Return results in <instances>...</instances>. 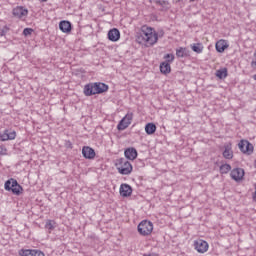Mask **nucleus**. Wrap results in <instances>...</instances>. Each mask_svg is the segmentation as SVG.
Returning a JSON list of instances; mask_svg holds the SVG:
<instances>
[{
  "label": "nucleus",
  "instance_id": "obj_1",
  "mask_svg": "<svg viewBox=\"0 0 256 256\" xmlns=\"http://www.w3.org/2000/svg\"><path fill=\"white\" fill-rule=\"evenodd\" d=\"M137 43L145 45V47H153L159 41V34L155 29L144 25L141 27L140 33L137 35Z\"/></svg>",
  "mask_w": 256,
  "mask_h": 256
},
{
  "label": "nucleus",
  "instance_id": "obj_2",
  "mask_svg": "<svg viewBox=\"0 0 256 256\" xmlns=\"http://www.w3.org/2000/svg\"><path fill=\"white\" fill-rule=\"evenodd\" d=\"M115 167L120 175H131L133 171V165L125 158H119L115 162Z\"/></svg>",
  "mask_w": 256,
  "mask_h": 256
},
{
  "label": "nucleus",
  "instance_id": "obj_3",
  "mask_svg": "<svg viewBox=\"0 0 256 256\" xmlns=\"http://www.w3.org/2000/svg\"><path fill=\"white\" fill-rule=\"evenodd\" d=\"M5 191H11L13 195H21L23 193V186L17 182L16 179L10 178L4 184Z\"/></svg>",
  "mask_w": 256,
  "mask_h": 256
},
{
  "label": "nucleus",
  "instance_id": "obj_4",
  "mask_svg": "<svg viewBox=\"0 0 256 256\" xmlns=\"http://www.w3.org/2000/svg\"><path fill=\"white\" fill-rule=\"evenodd\" d=\"M138 233H140V235H143V237L151 235V233H153V223L151 221L143 220L138 225Z\"/></svg>",
  "mask_w": 256,
  "mask_h": 256
},
{
  "label": "nucleus",
  "instance_id": "obj_5",
  "mask_svg": "<svg viewBox=\"0 0 256 256\" xmlns=\"http://www.w3.org/2000/svg\"><path fill=\"white\" fill-rule=\"evenodd\" d=\"M12 15L16 19H26L29 15V10L23 6H17L12 10Z\"/></svg>",
  "mask_w": 256,
  "mask_h": 256
},
{
  "label": "nucleus",
  "instance_id": "obj_6",
  "mask_svg": "<svg viewBox=\"0 0 256 256\" xmlns=\"http://www.w3.org/2000/svg\"><path fill=\"white\" fill-rule=\"evenodd\" d=\"M131 121H133V113H127L117 125L118 131H125L131 124Z\"/></svg>",
  "mask_w": 256,
  "mask_h": 256
},
{
  "label": "nucleus",
  "instance_id": "obj_7",
  "mask_svg": "<svg viewBox=\"0 0 256 256\" xmlns=\"http://www.w3.org/2000/svg\"><path fill=\"white\" fill-rule=\"evenodd\" d=\"M238 147L242 153H246L247 155H251V153H253V144L248 140H241L238 143Z\"/></svg>",
  "mask_w": 256,
  "mask_h": 256
},
{
  "label": "nucleus",
  "instance_id": "obj_8",
  "mask_svg": "<svg viewBox=\"0 0 256 256\" xmlns=\"http://www.w3.org/2000/svg\"><path fill=\"white\" fill-rule=\"evenodd\" d=\"M230 177L236 182L243 181V177H245V170L243 168H234L230 173Z\"/></svg>",
  "mask_w": 256,
  "mask_h": 256
},
{
  "label": "nucleus",
  "instance_id": "obj_9",
  "mask_svg": "<svg viewBox=\"0 0 256 256\" xmlns=\"http://www.w3.org/2000/svg\"><path fill=\"white\" fill-rule=\"evenodd\" d=\"M194 247L198 253H207L209 244L204 240H197L194 242Z\"/></svg>",
  "mask_w": 256,
  "mask_h": 256
},
{
  "label": "nucleus",
  "instance_id": "obj_10",
  "mask_svg": "<svg viewBox=\"0 0 256 256\" xmlns=\"http://www.w3.org/2000/svg\"><path fill=\"white\" fill-rule=\"evenodd\" d=\"M94 95H101V93H107L109 91V86L105 83L96 82L93 83Z\"/></svg>",
  "mask_w": 256,
  "mask_h": 256
},
{
  "label": "nucleus",
  "instance_id": "obj_11",
  "mask_svg": "<svg viewBox=\"0 0 256 256\" xmlns=\"http://www.w3.org/2000/svg\"><path fill=\"white\" fill-rule=\"evenodd\" d=\"M17 137V132L11 130H4L0 133V141H13Z\"/></svg>",
  "mask_w": 256,
  "mask_h": 256
},
{
  "label": "nucleus",
  "instance_id": "obj_12",
  "mask_svg": "<svg viewBox=\"0 0 256 256\" xmlns=\"http://www.w3.org/2000/svg\"><path fill=\"white\" fill-rule=\"evenodd\" d=\"M222 155L224 159H233V144H231V142L224 144Z\"/></svg>",
  "mask_w": 256,
  "mask_h": 256
},
{
  "label": "nucleus",
  "instance_id": "obj_13",
  "mask_svg": "<svg viewBox=\"0 0 256 256\" xmlns=\"http://www.w3.org/2000/svg\"><path fill=\"white\" fill-rule=\"evenodd\" d=\"M19 255L21 256H45V253H43L41 250H35V249H27V250H20Z\"/></svg>",
  "mask_w": 256,
  "mask_h": 256
},
{
  "label": "nucleus",
  "instance_id": "obj_14",
  "mask_svg": "<svg viewBox=\"0 0 256 256\" xmlns=\"http://www.w3.org/2000/svg\"><path fill=\"white\" fill-rule=\"evenodd\" d=\"M133 193V188L129 184H122L120 186V195L121 197H131Z\"/></svg>",
  "mask_w": 256,
  "mask_h": 256
},
{
  "label": "nucleus",
  "instance_id": "obj_15",
  "mask_svg": "<svg viewBox=\"0 0 256 256\" xmlns=\"http://www.w3.org/2000/svg\"><path fill=\"white\" fill-rule=\"evenodd\" d=\"M108 39L109 41H113V42L119 41V39H121V32H119V29L113 28L109 30Z\"/></svg>",
  "mask_w": 256,
  "mask_h": 256
},
{
  "label": "nucleus",
  "instance_id": "obj_16",
  "mask_svg": "<svg viewBox=\"0 0 256 256\" xmlns=\"http://www.w3.org/2000/svg\"><path fill=\"white\" fill-rule=\"evenodd\" d=\"M82 155L85 159H95V150L89 146L82 148Z\"/></svg>",
  "mask_w": 256,
  "mask_h": 256
},
{
  "label": "nucleus",
  "instance_id": "obj_17",
  "mask_svg": "<svg viewBox=\"0 0 256 256\" xmlns=\"http://www.w3.org/2000/svg\"><path fill=\"white\" fill-rule=\"evenodd\" d=\"M124 155H125L126 159H129L130 161H135V159H137V149L127 148L124 151Z\"/></svg>",
  "mask_w": 256,
  "mask_h": 256
},
{
  "label": "nucleus",
  "instance_id": "obj_18",
  "mask_svg": "<svg viewBox=\"0 0 256 256\" xmlns=\"http://www.w3.org/2000/svg\"><path fill=\"white\" fill-rule=\"evenodd\" d=\"M59 29L60 31H62V33H71V22L65 20L61 21L59 23Z\"/></svg>",
  "mask_w": 256,
  "mask_h": 256
},
{
  "label": "nucleus",
  "instance_id": "obj_19",
  "mask_svg": "<svg viewBox=\"0 0 256 256\" xmlns=\"http://www.w3.org/2000/svg\"><path fill=\"white\" fill-rule=\"evenodd\" d=\"M83 93L86 97H91L92 95H95V89H94L93 83L86 84L84 86Z\"/></svg>",
  "mask_w": 256,
  "mask_h": 256
},
{
  "label": "nucleus",
  "instance_id": "obj_20",
  "mask_svg": "<svg viewBox=\"0 0 256 256\" xmlns=\"http://www.w3.org/2000/svg\"><path fill=\"white\" fill-rule=\"evenodd\" d=\"M227 47H229V45H227V41L225 40H220L218 42H216V51L218 53H223Z\"/></svg>",
  "mask_w": 256,
  "mask_h": 256
},
{
  "label": "nucleus",
  "instance_id": "obj_21",
  "mask_svg": "<svg viewBox=\"0 0 256 256\" xmlns=\"http://www.w3.org/2000/svg\"><path fill=\"white\" fill-rule=\"evenodd\" d=\"M160 71L164 75L171 73V64L169 62H162L160 64Z\"/></svg>",
  "mask_w": 256,
  "mask_h": 256
},
{
  "label": "nucleus",
  "instance_id": "obj_22",
  "mask_svg": "<svg viewBox=\"0 0 256 256\" xmlns=\"http://www.w3.org/2000/svg\"><path fill=\"white\" fill-rule=\"evenodd\" d=\"M176 56L178 58L189 57V50L187 48L180 47L176 49Z\"/></svg>",
  "mask_w": 256,
  "mask_h": 256
},
{
  "label": "nucleus",
  "instance_id": "obj_23",
  "mask_svg": "<svg viewBox=\"0 0 256 256\" xmlns=\"http://www.w3.org/2000/svg\"><path fill=\"white\" fill-rule=\"evenodd\" d=\"M157 131V126L154 123H148L145 126V132L147 135H153Z\"/></svg>",
  "mask_w": 256,
  "mask_h": 256
},
{
  "label": "nucleus",
  "instance_id": "obj_24",
  "mask_svg": "<svg viewBox=\"0 0 256 256\" xmlns=\"http://www.w3.org/2000/svg\"><path fill=\"white\" fill-rule=\"evenodd\" d=\"M227 75V68H222L216 71V77H218V79H226Z\"/></svg>",
  "mask_w": 256,
  "mask_h": 256
},
{
  "label": "nucleus",
  "instance_id": "obj_25",
  "mask_svg": "<svg viewBox=\"0 0 256 256\" xmlns=\"http://www.w3.org/2000/svg\"><path fill=\"white\" fill-rule=\"evenodd\" d=\"M192 51L194 53H203V44L201 43H196L191 46Z\"/></svg>",
  "mask_w": 256,
  "mask_h": 256
},
{
  "label": "nucleus",
  "instance_id": "obj_26",
  "mask_svg": "<svg viewBox=\"0 0 256 256\" xmlns=\"http://www.w3.org/2000/svg\"><path fill=\"white\" fill-rule=\"evenodd\" d=\"M231 171V165L229 164H223L220 166V173L223 175H226V173H229Z\"/></svg>",
  "mask_w": 256,
  "mask_h": 256
},
{
  "label": "nucleus",
  "instance_id": "obj_27",
  "mask_svg": "<svg viewBox=\"0 0 256 256\" xmlns=\"http://www.w3.org/2000/svg\"><path fill=\"white\" fill-rule=\"evenodd\" d=\"M164 59H166L165 63H173V61H175V55L173 54H166L164 56Z\"/></svg>",
  "mask_w": 256,
  "mask_h": 256
},
{
  "label": "nucleus",
  "instance_id": "obj_28",
  "mask_svg": "<svg viewBox=\"0 0 256 256\" xmlns=\"http://www.w3.org/2000/svg\"><path fill=\"white\" fill-rule=\"evenodd\" d=\"M32 34H33V29L32 28H25L23 30L24 37H29V35H32Z\"/></svg>",
  "mask_w": 256,
  "mask_h": 256
},
{
  "label": "nucleus",
  "instance_id": "obj_29",
  "mask_svg": "<svg viewBox=\"0 0 256 256\" xmlns=\"http://www.w3.org/2000/svg\"><path fill=\"white\" fill-rule=\"evenodd\" d=\"M8 31H9V27L4 26L2 29H0V37H5Z\"/></svg>",
  "mask_w": 256,
  "mask_h": 256
},
{
  "label": "nucleus",
  "instance_id": "obj_30",
  "mask_svg": "<svg viewBox=\"0 0 256 256\" xmlns=\"http://www.w3.org/2000/svg\"><path fill=\"white\" fill-rule=\"evenodd\" d=\"M46 229H49V231H53V229L55 228L53 226V222L51 220H49L48 222H46V225H45Z\"/></svg>",
  "mask_w": 256,
  "mask_h": 256
},
{
  "label": "nucleus",
  "instance_id": "obj_31",
  "mask_svg": "<svg viewBox=\"0 0 256 256\" xmlns=\"http://www.w3.org/2000/svg\"><path fill=\"white\" fill-rule=\"evenodd\" d=\"M251 67H252V69H256V60H253L251 62Z\"/></svg>",
  "mask_w": 256,
  "mask_h": 256
},
{
  "label": "nucleus",
  "instance_id": "obj_32",
  "mask_svg": "<svg viewBox=\"0 0 256 256\" xmlns=\"http://www.w3.org/2000/svg\"><path fill=\"white\" fill-rule=\"evenodd\" d=\"M253 199H254V201H256V184H255V192H254V195H253Z\"/></svg>",
  "mask_w": 256,
  "mask_h": 256
},
{
  "label": "nucleus",
  "instance_id": "obj_33",
  "mask_svg": "<svg viewBox=\"0 0 256 256\" xmlns=\"http://www.w3.org/2000/svg\"><path fill=\"white\" fill-rule=\"evenodd\" d=\"M41 1H43L44 3L47 2V0H41Z\"/></svg>",
  "mask_w": 256,
  "mask_h": 256
},
{
  "label": "nucleus",
  "instance_id": "obj_34",
  "mask_svg": "<svg viewBox=\"0 0 256 256\" xmlns=\"http://www.w3.org/2000/svg\"><path fill=\"white\" fill-rule=\"evenodd\" d=\"M190 1H195V0H190Z\"/></svg>",
  "mask_w": 256,
  "mask_h": 256
}]
</instances>
